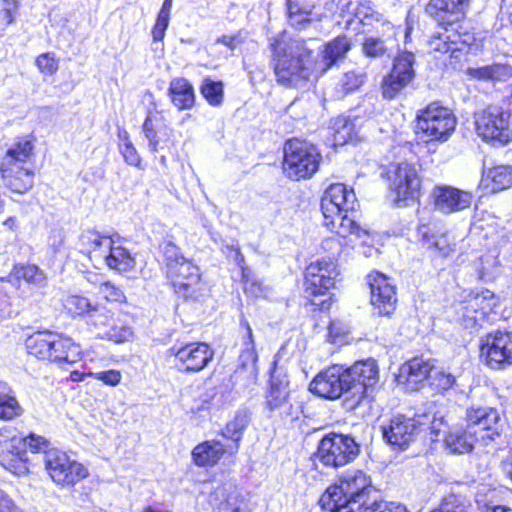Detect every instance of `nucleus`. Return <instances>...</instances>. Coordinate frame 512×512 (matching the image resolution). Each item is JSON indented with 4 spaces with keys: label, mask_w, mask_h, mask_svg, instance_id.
<instances>
[{
    "label": "nucleus",
    "mask_w": 512,
    "mask_h": 512,
    "mask_svg": "<svg viewBox=\"0 0 512 512\" xmlns=\"http://www.w3.org/2000/svg\"><path fill=\"white\" fill-rule=\"evenodd\" d=\"M512 186V167L498 165L484 171L479 188L483 194L496 193Z\"/></svg>",
    "instance_id": "7c9ffc66"
},
{
    "label": "nucleus",
    "mask_w": 512,
    "mask_h": 512,
    "mask_svg": "<svg viewBox=\"0 0 512 512\" xmlns=\"http://www.w3.org/2000/svg\"><path fill=\"white\" fill-rule=\"evenodd\" d=\"M472 41V36L462 35L452 25H449L441 27L440 31L433 34L428 45L430 52L450 53L452 58L458 59L461 53L468 52Z\"/></svg>",
    "instance_id": "aec40b11"
},
{
    "label": "nucleus",
    "mask_w": 512,
    "mask_h": 512,
    "mask_svg": "<svg viewBox=\"0 0 512 512\" xmlns=\"http://www.w3.org/2000/svg\"><path fill=\"white\" fill-rule=\"evenodd\" d=\"M477 135L493 146H503L512 141L510 113L499 106H489L475 113Z\"/></svg>",
    "instance_id": "6e6552de"
},
{
    "label": "nucleus",
    "mask_w": 512,
    "mask_h": 512,
    "mask_svg": "<svg viewBox=\"0 0 512 512\" xmlns=\"http://www.w3.org/2000/svg\"><path fill=\"white\" fill-rule=\"evenodd\" d=\"M201 94L212 106H219L223 101L222 82L204 79L200 87Z\"/></svg>",
    "instance_id": "603ef678"
},
{
    "label": "nucleus",
    "mask_w": 512,
    "mask_h": 512,
    "mask_svg": "<svg viewBox=\"0 0 512 512\" xmlns=\"http://www.w3.org/2000/svg\"><path fill=\"white\" fill-rule=\"evenodd\" d=\"M99 293L107 300L122 302L125 299L123 291L111 282H104L99 287Z\"/></svg>",
    "instance_id": "e2e57ef3"
},
{
    "label": "nucleus",
    "mask_w": 512,
    "mask_h": 512,
    "mask_svg": "<svg viewBox=\"0 0 512 512\" xmlns=\"http://www.w3.org/2000/svg\"><path fill=\"white\" fill-rule=\"evenodd\" d=\"M368 512H410L405 505L399 502H385L374 499L368 509Z\"/></svg>",
    "instance_id": "052dcab7"
},
{
    "label": "nucleus",
    "mask_w": 512,
    "mask_h": 512,
    "mask_svg": "<svg viewBox=\"0 0 512 512\" xmlns=\"http://www.w3.org/2000/svg\"><path fill=\"white\" fill-rule=\"evenodd\" d=\"M241 327L244 329L243 334V349L239 356V368L246 371L254 379L257 377V353L254 345V338L252 329L249 323L242 318Z\"/></svg>",
    "instance_id": "f704fd0d"
},
{
    "label": "nucleus",
    "mask_w": 512,
    "mask_h": 512,
    "mask_svg": "<svg viewBox=\"0 0 512 512\" xmlns=\"http://www.w3.org/2000/svg\"><path fill=\"white\" fill-rule=\"evenodd\" d=\"M429 420V415H416L413 418L398 415L382 426L383 438L387 443L400 449L406 448L413 442Z\"/></svg>",
    "instance_id": "4468645a"
},
{
    "label": "nucleus",
    "mask_w": 512,
    "mask_h": 512,
    "mask_svg": "<svg viewBox=\"0 0 512 512\" xmlns=\"http://www.w3.org/2000/svg\"><path fill=\"white\" fill-rule=\"evenodd\" d=\"M432 196L435 208L444 214L467 209L473 200V195L470 192L453 186H436L433 189Z\"/></svg>",
    "instance_id": "5701e85b"
},
{
    "label": "nucleus",
    "mask_w": 512,
    "mask_h": 512,
    "mask_svg": "<svg viewBox=\"0 0 512 512\" xmlns=\"http://www.w3.org/2000/svg\"><path fill=\"white\" fill-rule=\"evenodd\" d=\"M113 238L100 232L89 229L81 233L78 240L79 251L90 259L96 261L102 260L104 255L108 253L111 248Z\"/></svg>",
    "instance_id": "c85d7f7f"
},
{
    "label": "nucleus",
    "mask_w": 512,
    "mask_h": 512,
    "mask_svg": "<svg viewBox=\"0 0 512 512\" xmlns=\"http://www.w3.org/2000/svg\"><path fill=\"white\" fill-rule=\"evenodd\" d=\"M50 361L60 365L74 364L82 357V349L71 338L51 333Z\"/></svg>",
    "instance_id": "c756f323"
},
{
    "label": "nucleus",
    "mask_w": 512,
    "mask_h": 512,
    "mask_svg": "<svg viewBox=\"0 0 512 512\" xmlns=\"http://www.w3.org/2000/svg\"><path fill=\"white\" fill-rule=\"evenodd\" d=\"M470 0H430L427 13L442 25L459 21L465 16Z\"/></svg>",
    "instance_id": "a878e982"
},
{
    "label": "nucleus",
    "mask_w": 512,
    "mask_h": 512,
    "mask_svg": "<svg viewBox=\"0 0 512 512\" xmlns=\"http://www.w3.org/2000/svg\"><path fill=\"white\" fill-rule=\"evenodd\" d=\"M320 160L318 149L308 142L291 139L285 143L283 170L290 179L310 178L317 172Z\"/></svg>",
    "instance_id": "0eeeda50"
},
{
    "label": "nucleus",
    "mask_w": 512,
    "mask_h": 512,
    "mask_svg": "<svg viewBox=\"0 0 512 512\" xmlns=\"http://www.w3.org/2000/svg\"><path fill=\"white\" fill-rule=\"evenodd\" d=\"M0 19L4 22V29L15 22L19 9L18 0H1Z\"/></svg>",
    "instance_id": "bf43d9fd"
},
{
    "label": "nucleus",
    "mask_w": 512,
    "mask_h": 512,
    "mask_svg": "<svg viewBox=\"0 0 512 512\" xmlns=\"http://www.w3.org/2000/svg\"><path fill=\"white\" fill-rule=\"evenodd\" d=\"M467 428L450 431L445 436L447 448L452 453H468L481 440L484 444L500 436L505 420L499 411L487 406H471L466 411Z\"/></svg>",
    "instance_id": "7ed1b4c3"
},
{
    "label": "nucleus",
    "mask_w": 512,
    "mask_h": 512,
    "mask_svg": "<svg viewBox=\"0 0 512 512\" xmlns=\"http://www.w3.org/2000/svg\"><path fill=\"white\" fill-rule=\"evenodd\" d=\"M45 448L44 464L50 478L62 487L75 485L89 474L88 469L81 463L70 459L65 453L57 449Z\"/></svg>",
    "instance_id": "9d476101"
},
{
    "label": "nucleus",
    "mask_w": 512,
    "mask_h": 512,
    "mask_svg": "<svg viewBox=\"0 0 512 512\" xmlns=\"http://www.w3.org/2000/svg\"><path fill=\"white\" fill-rule=\"evenodd\" d=\"M270 46L274 73L279 84L301 88L312 78L319 77L316 76L312 51L305 41L282 36L274 39Z\"/></svg>",
    "instance_id": "f257e3e1"
},
{
    "label": "nucleus",
    "mask_w": 512,
    "mask_h": 512,
    "mask_svg": "<svg viewBox=\"0 0 512 512\" xmlns=\"http://www.w3.org/2000/svg\"><path fill=\"white\" fill-rule=\"evenodd\" d=\"M429 415V420H424L427 424L423 426L420 432L428 431L430 440L436 442L438 438L446 433L447 423L444 421L443 416H437L436 413H424Z\"/></svg>",
    "instance_id": "5fc2aeb1"
},
{
    "label": "nucleus",
    "mask_w": 512,
    "mask_h": 512,
    "mask_svg": "<svg viewBox=\"0 0 512 512\" xmlns=\"http://www.w3.org/2000/svg\"><path fill=\"white\" fill-rule=\"evenodd\" d=\"M359 207L353 189L342 183L331 184L321 199L324 225L340 238L355 235L363 238L368 231L356 221V209Z\"/></svg>",
    "instance_id": "f03ea898"
},
{
    "label": "nucleus",
    "mask_w": 512,
    "mask_h": 512,
    "mask_svg": "<svg viewBox=\"0 0 512 512\" xmlns=\"http://www.w3.org/2000/svg\"><path fill=\"white\" fill-rule=\"evenodd\" d=\"M161 250L167 261L168 270L173 264H178L180 261L186 259L178 246H176L171 240H164L161 244Z\"/></svg>",
    "instance_id": "13d9d810"
},
{
    "label": "nucleus",
    "mask_w": 512,
    "mask_h": 512,
    "mask_svg": "<svg viewBox=\"0 0 512 512\" xmlns=\"http://www.w3.org/2000/svg\"><path fill=\"white\" fill-rule=\"evenodd\" d=\"M415 55L409 51H401L395 56L391 71L381 82V91L385 99H394L405 89L415 77Z\"/></svg>",
    "instance_id": "ddd939ff"
},
{
    "label": "nucleus",
    "mask_w": 512,
    "mask_h": 512,
    "mask_svg": "<svg viewBox=\"0 0 512 512\" xmlns=\"http://www.w3.org/2000/svg\"><path fill=\"white\" fill-rule=\"evenodd\" d=\"M371 304L380 315H390L396 308V288L384 274L375 272L368 275Z\"/></svg>",
    "instance_id": "4be33fe9"
},
{
    "label": "nucleus",
    "mask_w": 512,
    "mask_h": 512,
    "mask_svg": "<svg viewBox=\"0 0 512 512\" xmlns=\"http://www.w3.org/2000/svg\"><path fill=\"white\" fill-rule=\"evenodd\" d=\"M251 420V413L247 408H240L236 411L232 420H230L222 430V435L226 439H230L235 443L232 448L237 451L239 442L241 441L244 431L248 427Z\"/></svg>",
    "instance_id": "ea45409f"
},
{
    "label": "nucleus",
    "mask_w": 512,
    "mask_h": 512,
    "mask_svg": "<svg viewBox=\"0 0 512 512\" xmlns=\"http://www.w3.org/2000/svg\"><path fill=\"white\" fill-rule=\"evenodd\" d=\"M48 445L47 440L35 434L24 436L15 428H2L0 429V464L14 474L25 473L27 451L39 453Z\"/></svg>",
    "instance_id": "39448f33"
},
{
    "label": "nucleus",
    "mask_w": 512,
    "mask_h": 512,
    "mask_svg": "<svg viewBox=\"0 0 512 512\" xmlns=\"http://www.w3.org/2000/svg\"><path fill=\"white\" fill-rule=\"evenodd\" d=\"M36 65L38 69L46 75H52L58 69V63L53 53L39 55L36 58Z\"/></svg>",
    "instance_id": "680f3d73"
},
{
    "label": "nucleus",
    "mask_w": 512,
    "mask_h": 512,
    "mask_svg": "<svg viewBox=\"0 0 512 512\" xmlns=\"http://www.w3.org/2000/svg\"><path fill=\"white\" fill-rule=\"evenodd\" d=\"M345 368L333 365L321 371L310 383V391L320 397L337 399L344 393L350 394Z\"/></svg>",
    "instance_id": "f3484780"
},
{
    "label": "nucleus",
    "mask_w": 512,
    "mask_h": 512,
    "mask_svg": "<svg viewBox=\"0 0 512 512\" xmlns=\"http://www.w3.org/2000/svg\"><path fill=\"white\" fill-rule=\"evenodd\" d=\"M247 38V33L239 31L232 35H223L217 39V43H221L228 47L231 51L242 45Z\"/></svg>",
    "instance_id": "338daca9"
},
{
    "label": "nucleus",
    "mask_w": 512,
    "mask_h": 512,
    "mask_svg": "<svg viewBox=\"0 0 512 512\" xmlns=\"http://www.w3.org/2000/svg\"><path fill=\"white\" fill-rule=\"evenodd\" d=\"M348 385L351 386V398L347 399V405L354 409L363 398L369 396L379 380V368L377 362L366 359L355 362L351 367L345 368Z\"/></svg>",
    "instance_id": "9b49d317"
},
{
    "label": "nucleus",
    "mask_w": 512,
    "mask_h": 512,
    "mask_svg": "<svg viewBox=\"0 0 512 512\" xmlns=\"http://www.w3.org/2000/svg\"><path fill=\"white\" fill-rule=\"evenodd\" d=\"M366 74L361 71L352 70L346 72L339 80V93L344 96L357 90L365 81Z\"/></svg>",
    "instance_id": "3c124183"
},
{
    "label": "nucleus",
    "mask_w": 512,
    "mask_h": 512,
    "mask_svg": "<svg viewBox=\"0 0 512 512\" xmlns=\"http://www.w3.org/2000/svg\"><path fill=\"white\" fill-rule=\"evenodd\" d=\"M132 336V330L130 327L125 326L121 323L116 322L113 319L110 326L103 331L102 337L112 340L116 343H121L129 340Z\"/></svg>",
    "instance_id": "4d7b16f0"
},
{
    "label": "nucleus",
    "mask_w": 512,
    "mask_h": 512,
    "mask_svg": "<svg viewBox=\"0 0 512 512\" xmlns=\"http://www.w3.org/2000/svg\"><path fill=\"white\" fill-rule=\"evenodd\" d=\"M168 354L175 357V365L179 371L197 373L208 365L214 352L208 344L197 342L182 346L174 345L169 348Z\"/></svg>",
    "instance_id": "2eb2a0df"
},
{
    "label": "nucleus",
    "mask_w": 512,
    "mask_h": 512,
    "mask_svg": "<svg viewBox=\"0 0 512 512\" xmlns=\"http://www.w3.org/2000/svg\"><path fill=\"white\" fill-rule=\"evenodd\" d=\"M168 95L172 104L180 111L190 110L195 104L194 88L186 78H173L169 84Z\"/></svg>",
    "instance_id": "473e14b6"
},
{
    "label": "nucleus",
    "mask_w": 512,
    "mask_h": 512,
    "mask_svg": "<svg viewBox=\"0 0 512 512\" xmlns=\"http://www.w3.org/2000/svg\"><path fill=\"white\" fill-rule=\"evenodd\" d=\"M63 305L72 316L88 317L94 304H92L86 297L70 295L65 298Z\"/></svg>",
    "instance_id": "09e8293b"
},
{
    "label": "nucleus",
    "mask_w": 512,
    "mask_h": 512,
    "mask_svg": "<svg viewBox=\"0 0 512 512\" xmlns=\"http://www.w3.org/2000/svg\"><path fill=\"white\" fill-rule=\"evenodd\" d=\"M225 453V447L220 441H204L192 450L194 463L199 467L216 465Z\"/></svg>",
    "instance_id": "c9c22d12"
},
{
    "label": "nucleus",
    "mask_w": 512,
    "mask_h": 512,
    "mask_svg": "<svg viewBox=\"0 0 512 512\" xmlns=\"http://www.w3.org/2000/svg\"><path fill=\"white\" fill-rule=\"evenodd\" d=\"M89 324L103 331L113 322L111 311L103 305L94 304L87 317Z\"/></svg>",
    "instance_id": "864d4df0"
},
{
    "label": "nucleus",
    "mask_w": 512,
    "mask_h": 512,
    "mask_svg": "<svg viewBox=\"0 0 512 512\" xmlns=\"http://www.w3.org/2000/svg\"><path fill=\"white\" fill-rule=\"evenodd\" d=\"M161 119L162 116L158 111L149 110L142 126L148 148L152 153L170 148L172 130L166 126L159 128Z\"/></svg>",
    "instance_id": "393cba45"
},
{
    "label": "nucleus",
    "mask_w": 512,
    "mask_h": 512,
    "mask_svg": "<svg viewBox=\"0 0 512 512\" xmlns=\"http://www.w3.org/2000/svg\"><path fill=\"white\" fill-rule=\"evenodd\" d=\"M175 292L186 299H197L202 285L199 268L190 260L184 259L168 270Z\"/></svg>",
    "instance_id": "6ab92c4d"
},
{
    "label": "nucleus",
    "mask_w": 512,
    "mask_h": 512,
    "mask_svg": "<svg viewBox=\"0 0 512 512\" xmlns=\"http://www.w3.org/2000/svg\"><path fill=\"white\" fill-rule=\"evenodd\" d=\"M481 355L494 369L512 364V332L496 330L489 333L482 340Z\"/></svg>",
    "instance_id": "dca6fc26"
},
{
    "label": "nucleus",
    "mask_w": 512,
    "mask_h": 512,
    "mask_svg": "<svg viewBox=\"0 0 512 512\" xmlns=\"http://www.w3.org/2000/svg\"><path fill=\"white\" fill-rule=\"evenodd\" d=\"M34 156L30 137L17 138L5 151L0 162L1 179L9 190L24 194L34 185V171L28 163Z\"/></svg>",
    "instance_id": "20e7f679"
},
{
    "label": "nucleus",
    "mask_w": 512,
    "mask_h": 512,
    "mask_svg": "<svg viewBox=\"0 0 512 512\" xmlns=\"http://www.w3.org/2000/svg\"><path fill=\"white\" fill-rule=\"evenodd\" d=\"M90 376L95 379L102 381L104 384L109 386H116L120 383L122 379V375L118 370H107V371H99L95 373H89Z\"/></svg>",
    "instance_id": "0e129e2a"
},
{
    "label": "nucleus",
    "mask_w": 512,
    "mask_h": 512,
    "mask_svg": "<svg viewBox=\"0 0 512 512\" xmlns=\"http://www.w3.org/2000/svg\"><path fill=\"white\" fill-rule=\"evenodd\" d=\"M169 21L170 19L157 15L156 23L152 29L154 42L162 41L164 39L165 32L169 26Z\"/></svg>",
    "instance_id": "774afa93"
},
{
    "label": "nucleus",
    "mask_w": 512,
    "mask_h": 512,
    "mask_svg": "<svg viewBox=\"0 0 512 512\" xmlns=\"http://www.w3.org/2000/svg\"><path fill=\"white\" fill-rule=\"evenodd\" d=\"M381 35L365 36L362 42V52L368 58H382L389 55L397 34L396 28L392 24H385L380 27Z\"/></svg>",
    "instance_id": "bb28decb"
},
{
    "label": "nucleus",
    "mask_w": 512,
    "mask_h": 512,
    "mask_svg": "<svg viewBox=\"0 0 512 512\" xmlns=\"http://www.w3.org/2000/svg\"><path fill=\"white\" fill-rule=\"evenodd\" d=\"M287 6L289 20L297 29H302L311 22L312 8L310 6H301L296 0H288Z\"/></svg>",
    "instance_id": "49530a36"
},
{
    "label": "nucleus",
    "mask_w": 512,
    "mask_h": 512,
    "mask_svg": "<svg viewBox=\"0 0 512 512\" xmlns=\"http://www.w3.org/2000/svg\"><path fill=\"white\" fill-rule=\"evenodd\" d=\"M119 149L128 165L138 167L141 163V157L130 140L129 133L126 130L119 131Z\"/></svg>",
    "instance_id": "de8ad7c7"
},
{
    "label": "nucleus",
    "mask_w": 512,
    "mask_h": 512,
    "mask_svg": "<svg viewBox=\"0 0 512 512\" xmlns=\"http://www.w3.org/2000/svg\"><path fill=\"white\" fill-rule=\"evenodd\" d=\"M388 174L390 188L395 192L398 203L418 196L420 179L414 166L402 162L394 166Z\"/></svg>",
    "instance_id": "412c9836"
},
{
    "label": "nucleus",
    "mask_w": 512,
    "mask_h": 512,
    "mask_svg": "<svg viewBox=\"0 0 512 512\" xmlns=\"http://www.w3.org/2000/svg\"><path fill=\"white\" fill-rule=\"evenodd\" d=\"M469 505L462 495L449 494L445 496L438 507L430 512H468Z\"/></svg>",
    "instance_id": "8fccbe9b"
},
{
    "label": "nucleus",
    "mask_w": 512,
    "mask_h": 512,
    "mask_svg": "<svg viewBox=\"0 0 512 512\" xmlns=\"http://www.w3.org/2000/svg\"><path fill=\"white\" fill-rule=\"evenodd\" d=\"M326 497L327 491L321 496L319 504L324 510L329 512H368L370 506V504L357 502L348 498L338 499L337 497H333L332 494L329 495V499Z\"/></svg>",
    "instance_id": "a19ab883"
},
{
    "label": "nucleus",
    "mask_w": 512,
    "mask_h": 512,
    "mask_svg": "<svg viewBox=\"0 0 512 512\" xmlns=\"http://www.w3.org/2000/svg\"><path fill=\"white\" fill-rule=\"evenodd\" d=\"M433 370L434 367L429 360L414 358L402 367V374L407 375L409 383L417 384L431 378Z\"/></svg>",
    "instance_id": "79ce46f5"
},
{
    "label": "nucleus",
    "mask_w": 512,
    "mask_h": 512,
    "mask_svg": "<svg viewBox=\"0 0 512 512\" xmlns=\"http://www.w3.org/2000/svg\"><path fill=\"white\" fill-rule=\"evenodd\" d=\"M359 452V444L350 435L329 433L320 440L316 455L324 466L339 468L353 462Z\"/></svg>",
    "instance_id": "1a4fd4ad"
},
{
    "label": "nucleus",
    "mask_w": 512,
    "mask_h": 512,
    "mask_svg": "<svg viewBox=\"0 0 512 512\" xmlns=\"http://www.w3.org/2000/svg\"><path fill=\"white\" fill-rule=\"evenodd\" d=\"M456 123L450 109L433 102L418 112L416 134L425 142H445L454 132Z\"/></svg>",
    "instance_id": "423d86ee"
},
{
    "label": "nucleus",
    "mask_w": 512,
    "mask_h": 512,
    "mask_svg": "<svg viewBox=\"0 0 512 512\" xmlns=\"http://www.w3.org/2000/svg\"><path fill=\"white\" fill-rule=\"evenodd\" d=\"M327 499L329 495L338 499L348 498L357 502L371 504L374 499L371 495L375 492L370 476L362 470H349L345 472L334 485L327 489Z\"/></svg>",
    "instance_id": "f8f14e48"
},
{
    "label": "nucleus",
    "mask_w": 512,
    "mask_h": 512,
    "mask_svg": "<svg viewBox=\"0 0 512 512\" xmlns=\"http://www.w3.org/2000/svg\"><path fill=\"white\" fill-rule=\"evenodd\" d=\"M51 332H37L28 337L26 348L29 354L41 360L51 358Z\"/></svg>",
    "instance_id": "37998d69"
},
{
    "label": "nucleus",
    "mask_w": 512,
    "mask_h": 512,
    "mask_svg": "<svg viewBox=\"0 0 512 512\" xmlns=\"http://www.w3.org/2000/svg\"><path fill=\"white\" fill-rule=\"evenodd\" d=\"M20 280L37 288L47 285L46 273L35 264L18 263L13 266L9 274V281Z\"/></svg>",
    "instance_id": "4c0bfd02"
},
{
    "label": "nucleus",
    "mask_w": 512,
    "mask_h": 512,
    "mask_svg": "<svg viewBox=\"0 0 512 512\" xmlns=\"http://www.w3.org/2000/svg\"><path fill=\"white\" fill-rule=\"evenodd\" d=\"M468 72L471 77L479 80L505 81L512 76V68L503 64L469 68Z\"/></svg>",
    "instance_id": "a18cd8bd"
},
{
    "label": "nucleus",
    "mask_w": 512,
    "mask_h": 512,
    "mask_svg": "<svg viewBox=\"0 0 512 512\" xmlns=\"http://www.w3.org/2000/svg\"><path fill=\"white\" fill-rule=\"evenodd\" d=\"M431 378L438 388L442 390H448L455 384V377L445 371H440L434 368Z\"/></svg>",
    "instance_id": "69168bd1"
},
{
    "label": "nucleus",
    "mask_w": 512,
    "mask_h": 512,
    "mask_svg": "<svg viewBox=\"0 0 512 512\" xmlns=\"http://www.w3.org/2000/svg\"><path fill=\"white\" fill-rule=\"evenodd\" d=\"M350 333V325L346 321L336 319L331 321L328 328V336L332 343L343 344Z\"/></svg>",
    "instance_id": "6e6d98bb"
},
{
    "label": "nucleus",
    "mask_w": 512,
    "mask_h": 512,
    "mask_svg": "<svg viewBox=\"0 0 512 512\" xmlns=\"http://www.w3.org/2000/svg\"><path fill=\"white\" fill-rule=\"evenodd\" d=\"M108 268L119 273L131 272L135 269V256L125 247L117 244L114 240L111 243L108 253L102 259Z\"/></svg>",
    "instance_id": "72a5a7b5"
},
{
    "label": "nucleus",
    "mask_w": 512,
    "mask_h": 512,
    "mask_svg": "<svg viewBox=\"0 0 512 512\" xmlns=\"http://www.w3.org/2000/svg\"><path fill=\"white\" fill-rule=\"evenodd\" d=\"M355 18L364 26H372L379 31L380 27H384L385 24H391L386 21L382 14L375 11L371 1L359 2L354 10Z\"/></svg>",
    "instance_id": "c03bdc74"
},
{
    "label": "nucleus",
    "mask_w": 512,
    "mask_h": 512,
    "mask_svg": "<svg viewBox=\"0 0 512 512\" xmlns=\"http://www.w3.org/2000/svg\"><path fill=\"white\" fill-rule=\"evenodd\" d=\"M498 301V297L488 289L476 293L467 301V310L473 312V315L465 314L467 317L466 324L468 326H481L489 313L497 306Z\"/></svg>",
    "instance_id": "cd10ccee"
},
{
    "label": "nucleus",
    "mask_w": 512,
    "mask_h": 512,
    "mask_svg": "<svg viewBox=\"0 0 512 512\" xmlns=\"http://www.w3.org/2000/svg\"><path fill=\"white\" fill-rule=\"evenodd\" d=\"M338 271L332 259L312 262L305 272V291L310 296L325 294L335 284Z\"/></svg>",
    "instance_id": "a211bd4d"
},
{
    "label": "nucleus",
    "mask_w": 512,
    "mask_h": 512,
    "mask_svg": "<svg viewBox=\"0 0 512 512\" xmlns=\"http://www.w3.org/2000/svg\"><path fill=\"white\" fill-rule=\"evenodd\" d=\"M24 413L17 400L15 391L5 382L0 381V419L13 420Z\"/></svg>",
    "instance_id": "58836bf2"
},
{
    "label": "nucleus",
    "mask_w": 512,
    "mask_h": 512,
    "mask_svg": "<svg viewBox=\"0 0 512 512\" xmlns=\"http://www.w3.org/2000/svg\"><path fill=\"white\" fill-rule=\"evenodd\" d=\"M289 380L287 375L274 370L270 378V390L266 396V404L273 411L288 402Z\"/></svg>",
    "instance_id": "e433bc0d"
},
{
    "label": "nucleus",
    "mask_w": 512,
    "mask_h": 512,
    "mask_svg": "<svg viewBox=\"0 0 512 512\" xmlns=\"http://www.w3.org/2000/svg\"><path fill=\"white\" fill-rule=\"evenodd\" d=\"M351 49V42L346 36H338L325 43L314 60L316 76L324 75L333 66L343 61Z\"/></svg>",
    "instance_id": "b1692460"
},
{
    "label": "nucleus",
    "mask_w": 512,
    "mask_h": 512,
    "mask_svg": "<svg viewBox=\"0 0 512 512\" xmlns=\"http://www.w3.org/2000/svg\"><path fill=\"white\" fill-rule=\"evenodd\" d=\"M209 503L215 512H241L242 498L233 485L225 484L214 489Z\"/></svg>",
    "instance_id": "2f4dec72"
}]
</instances>
